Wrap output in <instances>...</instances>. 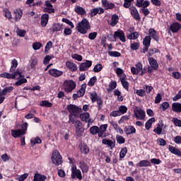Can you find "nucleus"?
Wrapping results in <instances>:
<instances>
[{
    "instance_id": "obj_1",
    "label": "nucleus",
    "mask_w": 181,
    "mask_h": 181,
    "mask_svg": "<svg viewBox=\"0 0 181 181\" xmlns=\"http://www.w3.org/2000/svg\"><path fill=\"white\" fill-rule=\"evenodd\" d=\"M90 29H91V25H90L88 20L86 18L82 19L81 22L78 23L76 26V30L81 35H86Z\"/></svg>"
},
{
    "instance_id": "obj_2",
    "label": "nucleus",
    "mask_w": 181,
    "mask_h": 181,
    "mask_svg": "<svg viewBox=\"0 0 181 181\" xmlns=\"http://www.w3.org/2000/svg\"><path fill=\"white\" fill-rule=\"evenodd\" d=\"M64 90L65 93L69 94V93H73V90L77 87V83L73 80H66L64 83Z\"/></svg>"
},
{
    "instance_id": "obj_3",
    "label": "nucleus",
    "mask_w": 181,
    "mask_h": 181,
    "mask_svg": "<svg viewBox=\"0 0 181 181\" xmlns=\"http://www.w3.org/2000/svg\"><path fill=\"white\" fill-rule=\"evenodd\" d=\"M71 179H78V180H83V174L81 173V170L80 169H77V165H71Z\"/></svg>"
},
{
    "instance_id": "obj_4",
    "label": "nucleus",
    "mask_w": 181,
    "mask_h": 181,
    "mask_svg": "<svg viewBox=\"0 0 181 181\" xmlns=\"http://www.w3.org/2000/svg\"><path fill=\"white\" fill-rule=\"evenodd\" d=\"M66 110H68L69 114H72V115H74V117H77L78 114L83 112V109L73 104L68 105L66 107Z\"/></svg>"
},
{
    "instance_id": "obj_5",
    "label": "nucleus",
    "mask_w": 181,
    "mask_h": 181,
    "mask_svg": "<svg viewBox=\"0 0 181 181\" xmlns=\"http://www.w3.org/2000/svg\"><path fill=\"white\" fill-rule=\"evenodd\" d=\"M51 159L52 163H54V165H56L57 166H59V165H62L63 162L62 155H60V153H59L57 150H54L53 151Z\"/></svg>"
},
{
    "instance_id": "obj_6",
    "label": "nucleus",
    "mask_w": 181,
    "mask_h": 181,
    "mask_svg": "<svg viewBox=\"0 0 181 181\" xmlns=\"http://www.w3.org/2000/svg\"><path fill=\"white\" fill-rule=\"evenodd\" d=\"M134 114L137 119H145L146 113L142 108L136 107L134 110Z\"/></svg>"
},
{
    "instance_id": "obj_7",
    "label": "nucleus",
    "mask_w": 181,
    "mask_h": 181,
    "mask_svg": "<svg viewBox=\"0 0 181 181\" xmlns=\"http://www.w3.org/2000/svg\"><path fill=\"white\" fill-rule=\"evenodd\" d=\"M153 132L157 135H165V131L163 130V120H160L157 127L153 129Z\"/></svg>"
},
{
    "instance_id": "obj_8",
    "label": "nucleus",
    "mask_w": 181,
    "mask_h": 181,
    "mask_svg": "<svg viewBox=\"0 0 181 181\" xmlns=\"http://www.w3.org/2000/svg\"><path fill=\"white\" fill-rule=\"evenodd\" d=\"M129 9L134 19L139 21H141V16H139V13L138 12V9H136V7L132 6L129 7Z\"/></svg>"
},
{
    "instance_id": "obj_9",
    "label": "nucleus",
    "mask_w": 181,
    "mask_h": 181,
    "mask_svg": "<svg viewBox=\"0 0 181 181\" xmlns=\"http://www.w3.org/2000/svg\"><path fill=\"white\" fill-rule=\"evenodd\" d=\"M93 66V61L86 60V62H83L79 66L80 71H86Z\"/></svg>"
},
{
    "instance_id": "obj_10",
    "label": "nucleus",
    "mask_w": 181,
    "mask_h": 181,
    "mask_svg": "<svg viewBox=\"0 0 181 181\" xmlns=\"http://www.w3.org/2000/svg\"><path fill=\"white\" fill-rule=\"evenodd\" d=\"M114 37L115 39H117V37H119L121 42H127V38L125 37V33H124L123 30H118L117 31H115L114 33Z\"/></svg>"
},
{
    "instance_id": "obj_11",
    "label": "nucleus",
    "mask_w": 181,
    "mask_h": 181,
    "mask_svg": "<svg viewBox=\"0 0 181 181\" xmlns=\"http://www.w3.org/2000/svg\"><path fill=\"white\" fill-rule=\"evenodd\" d=\"M148 33L151 37V39H153V40H155L156 42H157V43L159 42L160 40V37H159V33H158V31H156L155 29L153 28H150L148 30Z\"/></svg>"
},
{
    "instance_id": "obj_12",
    "label": "nucleus",
    "mask_w": 181,
    "mask_h": 181,
    "mask_svg": "<svg viewBox=\"0 0 181 181\" xmlns=\"http://www.w3.org/2000/svg\"><path fill=\"white\" fill-rule=\"evenodd\" d=\"M148 62L150 64V66L153 67L154 71L159 70V64L158 61L153 57H148Z\"/></svg>"
},
{
    "instance_id": "obj_13",
    "label": "nucleus",
    "mask_w": 181,
    "mask_h": 181,
    "mask_svg": "<svg viewBox=\"0 0 181 181\" xmlns=\"http://www.w3.org/2000/svg\"><path fill=\"white\" fill-rule=\"evenodd\" d=\"M133 32H134V27L129 29L130 34L127 35V39H129V40H136V39L139 37V33L136 31L134 33Z\"/></svg>"
},
{
    "instance_id": "obj_14",
    "label": "nucleus",
    "mask_w": 181,
    "mask_h": 181,
    "mask_svg": "<svg viewBox=\"0 0 181 181\" xmlns=\"http://www.w3.org/2000/svg\"><path fill=\"white\" fill-rule=\"evenodd\" d=\"M79 168L81 169L82 173H88L90 167L88 166V164L86 163V161L81 160L79 161Z\"/></svg>"
},
{
    "instance_id": "obj_15",
    "label": "nucleus",
    "mask_w": 181,
    "mask_h": 181,
    "mask_svg": "<svg viewBox=\"0 0 181 181\" xmlns=\"http://www.w3.org/2000/svg\"><path fill=\"white\" fill-rule=\"evenodd\" d=\"M101 2L102 6L106 11H108V9H114V8H115V4L108 1V0H102Z\"/></svg>"
},
{
    "instance_id": "obj_16",
    "label": "nucleus",
    "mask_w": 181,
    "mask_h": 181,
    "mask_svg": "<svg viewBox=\"0 0 181 181\" xmlns=\"http://www.w3.org/2000/svg\"><path fill=\"white\" fill-rule=\"evenodd\" d=\"M181 29V24L178 22L173 23L170 25V30L173 33H177Z\"/></svg>"
},
{
    "instance_id": "obj_17",
    "label": "nucleus",
    "mask_w": 181,
    "mask_h": 181,
    "mask_svg": "<svg viewBox=\"0 0 181 181\" xmlns=\"http://www.w3.org/2000/svg\"><path fill=\"white\" fill-rule=\"evenodd\" d=\"M103 145H107L110 149H114L115 148V140H110L107 139H104L102 140Z\"/></svg>"
},
{
    "instance_id": "obj_18",
    "label": "nucleus",
    "mask_w": 181,
    "mask_h": 181,
    "mask_svg": "<svg viewBox=\"0 0 181 181\" xmlns=\"http://www.w3.org/2000/svg\"><path fill=\"white\" fill-rule=\"evenodd\" d=\"M49 23V14L45 13L41 16L40 25L42 28H46Z\"/></svg>"
},
{
    "instance_id": "obj_19",
    "label": "nucleus",
    "mask_w": 181,
    "mask_h": 181,
    "mask_svg": "<svg viewBox=\"0 0 181 181\" xmlns=\"http://www.w3.org/2000/svg\"><path fill=\"white\" fill-rule=\"evenodd\" d=\"M107 128H108V124H101L99 127V138H105L107 136V135L104 134V132H105V131H107Z\"/></svg>"
},
{
    "instance_id": "obj_20",
    "label": "nucleus",
    "mask_w": 181,
    "mask_h": 181,
    "mask_svg": "<svg viewBox=\"0 0 181 181\" xmlns=\"http://www.w3.org/2000/svg\"><path fill=\"white\" fill-rule=\"evenodd\" d=\"M49 74L52 76V77H60V76H63V71H59L56 69H51L48 71Z\"/></svg>"
},
{
    "instance_id": "obj_21",
    "label": "nucleus",
    "mask_w": 181,
    "mask_h": 181,
    "mask_svg": "<svg viewBox=\"0 0 181 181\" xmlns=\"http://www.w3.org/2000/svg\"><path fill=\"white\" fill-rule=\"evenodd\" d=\"M80 151L81 153L84 155H88L90 153V148L86 143L79 145Z\"/></svg>"
},
{
    "instance_id": "obj_22",
    "label": "nucleus",
    "mask_w": 181,
    "mask_h": 181,
    "mask_svg": "<svg viewBox=\"0 0 181 181\" xmlns=\"http://www.w3.org/2000/svg\"><path fill=\"white\" fill-rule=\"evenodd\" d=\"M168 151L170 152V153H173V155H176L177 156L180 157L181 156V151L173 146L169 145Z\"/></svg>"
},
{
    "instance_id": "obj_23",
    "label": "nucleus",
    "mask_w": 181,
    "mask_h": 181,
    "mask_svg": "<svg viewBox=\"0 0 181 181\" xmlns=\"http://www.w3.org/2000/svg\"><path fill=\"white\" fill-rule=\"evenodd\" d=\"M47 177L38 173H35L33 181H46Z\"/></svg>"
},
{
    "instance_id": "obj_24",
    "label": "nucleus",
    "mask_w": 181,
    "mask_h": 181,
    "mask_svg": "<svg viewBox=\"0 0 181 181\" xmlns=\"http://www.w3.org/2000/svg\"><path fill=\"white\" fill-rule=\"evenodd\" d=\"M66 66L69 69V71H77V65L71 62L67 61Z\"/></svg>"
},
{
    "instance_id": "obj_25",
    "label": "nucleus",
    "mask_w": 181,
    "mask_h": 181,
    "mask_svg": "<svg viewBox=\"0 0 181 181\" xmlns=\"http://www.w3.org/2000/svg\"><path fill=\"white\" fill-rule=\"evenodd\" d=\"M75 124L77 136H81V135H83V131H81L82 123L80 120H77Z\"/></svg>"
},
{
    "instance_id": "obj_26",
    "label": "nucleus",
    "mask_w": 181,
    "mask_h": 181,
    "mask_svg": "<svg viewBox=\"0 0 181 181\" xmlns=\"http://www.w3.org/2000/svg\"><path fill=\"white\" fill-rule=\"evenodd\" d=\"M13 91V86H6L1 91L0 97H4L6 95V94H9V93H12Z\"/></svg>"
},
{
    "instance_id": "obj_27",
    "label": "nucleus",
    "mask_w": 181,
    "mask_h": 181,
    "mask_svg": "<svg viewBox=\"0 0 181 181\" xmlns=\"http://www.w3.org/2000/svg\"><path fill=\"white\" fill-rule=\"evenodd\" d=\"M124 131L127 135L136 134V129H135V127L134 126H131V125H129L128 127H125Z\"/></svg>"
},
{
    "instance_id": "obj_28",
    "label": "nucleus",
    "mask_w": 181,
    "mask_h": 181,
    "mask_svg": "<svg viewBox=\"0 0 181 181\" xmlns=\"http://www.w3.org/2000/svg\"><path fill=\"white\" fill-rule=\"evenodd\" d=\"M172 110L174 112H177V114H180V112H181V103H173L172 104Z\"/></svg>"
},
{
    "instance_id": "obj_29",
    "label": "nucleus",
    "mask_w": 181,
    "mask_h": 181,
    "mask_svg": "<svg viewBox=\"0 0 181 181\" xmlns=\"http://www.w3.org/2000/svg\"><path fill=\"white\" fill-rule=\"evenodd\" d=\"M63 30V25H60V23H54L52 25V28L51 29V31L52 33H54V32H60V30Z\"/></svg>"
},
{
    "instance_id": "obj_30",
    "label": "nucleus",
    "mask_w": 181,
    "mask_h": 181,
    "mask_svg": "<svg viewBox=\"0 0 181 181\" xmlns=\"http://www.w3.org/2000/svg\"><path fill=\"white\" fill-rule=\"evenodd\" d=\"M119 21V17L117 14H113L111 18L110 25L114 28V26H117V24Z\"/></svg>"
},
{
    "instance_id": "obj_31",
    "label": "nucleus",
    "mask_w": 181,
    "mask_h": 181,
    "mask_svg": "<svg viewBox=\"0 0 181 181\" xmlns=\"http://www.w3.org/2000/svg\"><path fill=\"white\" fill-rule=\"evenodd\" d=\"M149 3H145V6L142 7L141 8H140V12H141V13H143V15H144V16H148V15H149V13H151V11H149V9H148V6H149Z\"/></svg>"
},
{
    "instance_id": "obj_32",
    "label": "nucleus",
    "mask_w": 181,
    "mask_h": 181,
    "mask_svg": "<svg viewBox=\"0 0 181 181\" xmlns=\"http://www.w3.org/2000/svg\"><path fill=\"white\" fill-rule=\"evenodd\" d=\"M136 166L139 168H148V166H151V162L148 160H142L136 164Z\"/></svg>"
},
{
    "instance_id": "obj_33",
    "label": "nucleus",
    "mask_w": 181,
    "mask_h": 181,
    "mask_svg": "<svg viewBox=\"0 0 181 181\" xmlns=\"http://www.w3.org/2000/svg\"><path fill=\"white\" fill-rule=\"evenodd\" d=\"M74 11L78 13V15L83 16L86 15V9L80 6H76L74 8Z\"/></svg>"
},
{
    "instance_id": "obj_34",
    "label": "nucleus",
    "mask_w": 181,
    "mask_h": 181,
    "mask_svg": "<svg viewBox=\"0 0 181 181\" xmlns=\"http://www.w3.org/2000/svg\"><path fill=\"white\" fill-rule=\"evenodd\" d=\"M11 132L13 138H19L21 135H24L21 129H11Z\"/></svg>"
},
{
    "instance_id": "obj_35",
    "label": "nucleus",
    "mask_w": 181,
    "mask_h": 181,
    "mask_svg": "<svg viewBox=\"0 0 181 181\" xmlns=\"http://www.w3.org/2000/svg\"><path fill=\"white\" fill-rule=\"evenodd\" d=\"M145 3L151 4V2L149 1H148V0H146V1L136 0L135 5L137 6V8H144V6H145Z\"/></svg>"
},
{
    "instance_id": "obj_36",
    "label": "nucleus",
    "mask_w": 181,
    "mask_h": 181,
    "mask_svg": "<svg viewBox=\"0 0 181 181\" xmlns=\"http://www.w3.org/2000/svg\"><path fill=\"white\" fill-rule=\"evenodd\" d=\"M86 88H87V84L83 83L81 85V88L79 90L77 91V93L81 96V98L83 97L84 94H86Z\"/></svg>"
},
{
    "instance_id": "obj_37",
    "label": "nucleus",
    "mask_w": 181,
    "mask_h": 181,
    "mask_svg": "<svg viewBox=\"0 0 181 181\" xmlns=\"http://www.w3.org/2000/svg\"><path fill=\"white\" fill-rule=\"evenodd\" d=\"M40 107H45V108H52L53 107V103L49 102L48 100H42L40 103Z\"/></svg>"
},
{
    "instance_id": "obj_38",
    "label": "nucleus",
    "mask_w": 181,
    "mask_h": 181,
    "mask_svg": "<svg viewBox=\"0 0 181 181\" xmlns=\"http://www.w3.org/2000/svg\"><path fill=\"white\" fill-rule=\"evenodd\" d=\"M120 81L122 83V86L123 88L126 89L127 91L129 90V83L125 79V78H120Z\"/></svg>"
},
{
    "instance_id": "obj_39",
    "label": "nucleus",
    "mask_w": 181,
    "mask_h": 181,
    "mask_svg": "<svg viewBox=\"0 0 181 181\" xmlns=\"http://www.w3.org/2000/svg\"><path fill=\"white\" fill-rule=\"evenodd\" d=\"M128 152V148L127 147H124L121 149L119 152V160H122L124 158L127 156V153Z\"/></svg>"
},
{
    "instance_id": "obj_40",
    "label": "nucleus",
    "mask_w": 181,
    "mask_h": 181,
    "mask_svg": "<svg viewBox=\"0 0 181 181\" xmlns=\"http://www.w3.org/2000/svg\"><path fill=\"white\" fill-rule=\"evenodd\" d=\"M18 81L15 83V86L18 87V86H22V84H25L28 83V79L26 78L23 77V78H17Z\"/></svg>"
},
{
    "instance_id": "obj_41",
    "label": "nucleus",
    "mask_w": 181,
    "mask_h": 181,
    "mask_svg": "<svg viewBox=\"0 0 181 181\" xmlns=\"http://www.w3.org/2000/svg\"><path fill=\"white\" fill-rule=\"evenodd\" d=\"M90 132L91 134V135H97L98 134V136H99V127L98 126H93L90 128Z\"/></svg>"
},
{
    "instance_id": "obj_42",
    "label": "nucleus",
    "mask_w": 181,
    "mask_h": 181,
    "mask_svg": "<svg viewBox=\"0 0 181 181\" xmlns=\"http://www.w3.org/2000/svg\"><path fill=\"white\" fill-rule=\"evenodd\" d=\"M12 76H14V78H13V80H15V78H16V77H18V78H22L23 77H25V75H22V71H19V69H17L16 70H15L13 71V74H12Z\"/></svg>"
},
{
    "instance_id": "obj_43",
    "label": "nucleus",
    "mask_w": 181,
    "mask_h": 181,
    "mask_svg": "<svg viewBox=\"0 0 181 181\" xmlns=\"http://www.w3.org/2000/svg\"><path fill=\"white\" fill-rule=\"evenodd\" d=\"M23 15V12H22V10L18 9L14 11V16H15V20L16 21H21V18H22Z\"/></svg>"
},
{
    "instance_id": "obj_44",
    "label": "nucleus",
    "mask_w": 181,
    "mask_h": 181,
    "mask_svg": "<svg viewBox=\"0 0 181 181\" xmlns=\"http://www.w3.org/2000/svg\"><path fill=\"white\" fill-rule=\"evenodd\" d=\"M11 66L10 68V73H13L15 70H16V67H18V60L16 59H13L11 62Z\"/></svg>"
},
{
    "instance_id": "obj_45",
    "label": "nucleus",
    "mask_w": 181,
    "mask_h": 181,
    "mask_svg": "<svg viewBox=\"0 0 181 181\" xmlns=\"http://www.w3.org/2000/svg\"><path fill=\"white\" fill-rule=\"evenodd\" d=\"M151 40H152L151 35H146L143 40V45L151 46Z\"/></svg>"
},
{
    "instance_id": "obj_46",
    "label": "nucleus",
    "mask_w": 181,
    "mask_h": 181,
    "mask_svg": "<svg viewBox=\"0 0 181 181\" xmlns=\"http://www.w3.org/2000/svg\"><path fill=\"white\" fill-rule=\"evenodd\" d=\"M80 118H81V121H84L85 122H88V119L90 118V113L85 112L83 114H81Z\"/></svg>"
},
{
    "instance_id": "obj_47",
    "label": "nucleus",
    "mask_w": 181,
    "mask_h": 181,
    "mask_svg": "<svg viewBox=\"0 0 181 181\" xmlns=\"http://www.w3.org/2000/svg\"><path fill=\"white\" fill-rule=\"evenodd\" d=\"M90 98L92 103H96V101L100 98V97H98L97 93L94 91L92 93H90Z\"/></svg>"
},
{
    "instance_id": "obj_48",
    "label": "nucleus",
    "mask_w": 181,
    "mask_h": 181,
    "mask_svg": "<svg viewBox=\"0 0 181 181\" xmlns=\"http://www.w3.org/2000/svg\"><path fill=\"white\" fill-rule=\"evenodd\" d=\"M0 77H1L2 78H11L12 80H13L14 76H13L12 74L4 72L0 74Z\"/></svg>"
},
{
    "instance_id": "obj_49",
    "label": "nucleus",
    "mask_w": 181,
    "mask_h": 181,
    "mask_svg": "<svg viewBox=\"0 0 181 181\" xmlns=\"http://www.w3.org/2000/svg\"><path fill=\"white\" fill-rule=\"evenodd\" d=\"M30 144H31L32 146H35V145H36V144H42V139H40V138H39V136L33 138L30 140Z\"/></svg>"
},
{
    "instance_id": "obj_50",
    "label": "nucleus",
    "mask_w": 181,
    "mask_h": 181,
    "mask_svg": "<svg viewBox=\"0 0 181 181\" xmlns=\"http://www.w3.org/2000/svg\"><path fill=\"white\" fill-rule=\"evenodd\" d=\"M109 88L107 89V91L111 93L112 90H115L117 88V81H111L110 84H109Z\"/></svg>"
},
{
    "instance_id": "obj_51",
    "label": "nucleus",
    "mask_w": 181,
    "mask_h": 181,
    "mask_svg": "<svg viewBox=\"0 0 181 181\" xmlns=\"http://www.w3.org/2000/svg\"><path fill=\"white\" fill-rule=\"evenodd\" d=\"M108 54L110 57H121V52L117 51H109Z\"/></svg>"
},
{
    "instance_id": "obj_52",
    "label": "nucleus",
    "mask_w": 181,
    "mask_h": 181,
    "mask_svg": "<svg viewBox=\"0 0 181 181\" xmlns=\"http://www.w3.org/2000/svg\"><path fill=\"white\" fill-rule=\"evenodd\" d=\"M119 114H121V115L124 114H127V112L128 111V107L125 105H121L119 107Z\"/></svg>"
},
{
    "instance_id": "obj_53",
    "label": "nucleus",
    "mask_w": 181,
    "mask_h": 181,
    "mask_svg": "<svg viewBox=\"0 0 181 181\" xmlns=\"http://www.w3.org/2000/svg\"><path fill=\"white\" fill-rule=\"evenodd\" d=\"M159 53V49L158 48H150L148 52V57H151V56H153V54Z\"/></svg>"
},
{
    "instance_id": "obj_54",
    "label": "nucleus",
    "mask_w": 181,
    "mask_h": 181,
    "mask_svg": "<svg viewBox=\"0 0 181 181\" xmlns=\"http://www.w3.org/2000/svg\"><path fill=\"white\" fill-rule=\"evenodd\" d=\"M28 127H29V124L28 122H25L21 125V132L23 135H26V132L28 131Z\"/></svg>"
},
{
    "instance_id": "obj_55",
    "label": "nucleus",
    "mask_w": 181,
    "mask_h": 181,
    "mask_svg": "<svg viewBox=\"0 0 181 181\" xmlns=\"http://www.w3.org/2000/svg\"><path fill=\"white\" fill-rule=\"evenodd\" d=\"M116 141L117 144H119V145L122 144H125V138L124 136H120V135H117L116 136Z\"/></svg>"
},
{
    "instance_id": "obj_56",
    "label": "nucleus",
    "mask_w": 181,
    "mask_h": 181,
    "mask_svg": "<svg viewBox=\"0 0 181 181\" xmlns=\"http://www.w3.org/2000/svg\"><path fill=\"white\" fill-rule=\"evenodd\" d=\"M95 83H97V76H93L90 78V81L88 83V86H90V87H93L95 86Z\"/></svg>"
},
{
    "instance_id": "obj_57",
    "label": "nucleus",
    "mask_w": 181,
    "mask_h": 181,
    "mask_svg": "<svg viewBox=\"0 0 181 181\" xmlns=\"http://www.w3.org/2000/svg\"><path fill=\"white\" fill-rule=\"evenodd\" d=\"M97 105H98V111H101L103 110V99H101V97H99V98L96 100Z\"/></svg>"
},
{
    "instance_id": "obj_58",
    "label": "nucleus",
    "mask_w": 181,
    "mask_h": 181,
    "mask_svg": "<svg viewBox=\"0 0 181 181\" xmlns=\"http://www.w3.org/2000/svg\"><path fill=\"white\" fill-rule=\"evenodd\" d=\"M136 94L139 97H145L146 95V91L144 89L136 90Z\"/></svg>"
},
{
    "instance_id": "obj_59",
    "label": "nucleus",
    "mask_w": 181,
    "mask_h": 181,
    "mask_svg": "<svg viewBox=\"0 0 181 181\" xmlns=\"http://www.w3.org/2000/svg\"><path fill=\"white\" fill-rule=\"evenodd\" d=\"M132 2H134V0H124V2L123 4L124 8H125L126 9H128V8H131Z\"/></svg>"
},
{
    "instance_id": "obj_60",
    "label": "nucleus",
    "mask_w": 181,
    "mask_h": 181,
    "mask_svg": "<svg viewBox=\"0 0 181 181\" xmlns=\"http://www.w3.org/2000/svg\"><path fill=\"white\" fill-rule=\"evenodd\" d=\"M69 124H76L77 122V120L76 119V117H74V115L69 114Z\"/></svg>"
},
{
    "instance_id": "obj_61",
    "label": "nucleus",
    "mask_w": 181,
    "mask_h": 181,
    "mask_svg": "<svg viewBox=\"0 0 181 181\" xmlns=\"http://www.w3.org/2000/svg\"><path fill=\"white\" fill-rule=\"evenodd\" d=\"M101 70H103V64H97L93 68V71L95 73H100Z\"/></svg>"
},
{
    "instance_id": "obj_62",
    "label": "nucleus",
    "mask_w": 181,
    "mask_h": 181,
    "mask_svg": "<svg viewBox=\"0 0 181 181\" xmlns=\"http://www.w3.org/2000/svg\"><path fill=\"white\" fill-rule=\"evenodd\" d=\"M171 76L172 77H173V78H175V80H179L180 78H181V74L179 71H174L171 73Z\"/></svg>"
},
{
    "instance_id": "obj_63",
    "label": "nucleus",
    "mask_w": 181,
    "mask_h": 181,
    "mask_svg": "<svg viewBox=\"0 0 181 181\" xmlns=\"http://www.w3.org/2000/svg\"><path fill=\"white\" fill-rule=\"evenodd\" d=\"M140 46L141 45L139 44V42H134L131 44L130 49H132V50H138Z\"/></svg>"
},
{
    "instance_id": "obj_64",
    "label": "nucleus",
    "mask_w": 181,
    "mask_h": 181,
    "mask_svg": "<svg viewBox=\"0 0 181 181\" xmlns=\"http://www.w3.org/2000/svg\"><path fill=\"white\" fill-rule=\"evenodd\" d=\"M172 122H173L174 125H175V127H181V120L176 118V117H173L172 119Z\"/></svg>"
}]
</instances>
